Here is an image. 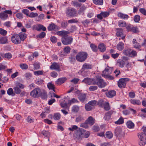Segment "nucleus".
Masks as SVG:
<instances>
[{
  "instance_id": "1",
  "label": "nucleus",
  "mask_w": 146,
  "mask_h": 146,
  "mask_svg": "<svg viewBox=\"0 0 146 146\" xmlns=\"http://www.w3.org/2000/svg\"><path fill=\"white\" fill-rule=\"evenodd\" d=\"M88 56V54L86 52H80L76 55L75 57L77 61L82 62L86 60Z\"/></svg>"
},
{
  "instance_id": "2",
  "label": "nucleus",
  "mask_w": 146,
  "mask_h": 146,
  "mask_svg": "<svg viewBox=\"0 0 146 146\" xmlns=\"http://www.w3.org/2000/svg\"><path fill=\"white\" fill-rule=\"evenodd\" d=\"M138 137L140 140L139 145L141 146L145 145L146 143V135L143 133H138Z\"/></svg>"
},
{
  "instance_id": "3",
  "label": "nucleus",
  "mask_w": 146,
  "mask_h": 146,
  "mask_svg": "<svg viewBox=\"0 0 146 146\" xmlns=\"http://www.w3.org/2000/svg\"><path fill=\"white\" fill-rule=\"evenodd\" d=\"M24 87L25 86L24 85L18 82H16V86L13 88L14 93L17 94H19L21 92L20 88L23 89Z\"/></svg>"
},
{
  "instance_id": "4",
  "label": "nucleus",
  "mask_w": 146,
  "mask_h": 146,
  "mask_svg": "<svg viewBox=\"0 0 146 146\" xmlns=\"http://www.w3.org/2000/svg\"><path fill=\"white\" fill-rule=\"evenodd\" d=\"M31 96L34 98H38L41 95V91L39 88H36L33 90L30 93Z\"/></svg>"
},
{
  "instance_id": "5",
  "label": "nucleus",
  "mask_w": 146,
  "mask_h": 146,
  "mask_svg": "<svg viewBox=\"0 0 146 146\" xmlns=\"http://www.w3.org/2000/svg\"><path fill=\"white\" fill-rule=\"evenodd\" d=\"M129 79L128 78L120 79L118 81V86L120 88H124L126 85V83L129 81Z\"/></svg>"
},
{
  "instance_id": "6",
  "label": "nucleus",
  "mask_w": 146,
  "mask_h": 146,
  "mask_svg": "<svg viewBox=\"0 0 146 146\" xmlns=\"http://www.w3.org/2000/svg\"><path fill=\"white\" fill-rule=\"evenodd\" d=\"M21 39L18 34H14L11 37V40L12 42L16 44H18L21 43Z\"/></svg>"
},
{
  "instance_id": "7",
  "label": "nucleus",
  "mask_w": 146,
  "mask_h": 146,
  "mask_svg": "<svg viewBox=\"0 0 146 146\" xmlns=\"http://www.w3.org/2000/svg\"><path fill=\"white\" fill-rule=\"evenodd\" d=\"M73 39L71 36H67L66 37H62L61 41L62 43L64 45L71 44L73 41Z\"/></svg>"
},
{
  "instance_id": "8",
  "label": "nucleus",
  "mask_w": 146,
  "mask_h": 146,
  "mask_svg": "<svg viewBox=\"0 0 146 146\" xmlns=\"http://www.w3.org/2000/svg\"><path fill=\"white\" fill-rule=\"evenodd\" d=\"M127 30L128 31L131 32H132L137 33L139 32L138 29L136 27H134L133 25L129 24L126 27Z\"/></svg>"
},
{
  "instance_id": "9",
  "label": "nucleus",
  "mask_w": 146,
  "mask_h": 146,
  "mask_svg": "<svg viewBox=\"0 0 146 146\" xmlns=\"http://www.w3.org/2000/svg\"><path fill=\"white\" fill-rule=\"evenodd\" d=\"M74 139L77 140H80L82 139L83 137L82 133L80 129L75 132L74 134Z\"/></svg>"
},
{
  "instance_id": "10",
  "label": "nucleus",
  "mask_w": 146,
  "mask_h": 146,
  "mask_svg": "<svg viewBox=\"0 0 146 146\" xmlns=\"http://www.w3.org/2000/svg\"><path fill=\"white\" fill-rule=\"evenodd\" d=\"M66 13L67 15L74 16L77 14V11L74 8H68L66 10Z\"/></svg>"
},
{
  "instance_id": "11",
  "label": "nucleus",
  "mask_w": 146,
  "mask_h": 146,
  "mask_svg": "<svg viewBox=\"0 0 146 146\" xmlns=\"http://www.w3.org/2000/svg\"><path fill=\"white\" fill-rule=\"evenodd\" d=\"M115 113V112L112 110H110L105 114V116L104 118L105 121H108L111 119V115L113 113Z\"/></svg>"
},
{
  "instance_id": "12",
  "label": "nucleus",
  "mask_w": 146,
  "mask_h": 146,
  "mask_svg": "<svg viewBox=\"0 0 146 146\" xmlns=\"http://www.w3.org/2000/svg\"><path fill=\"white\" fill-rule=\"evenodd\" d=\"M117 30L116 33V35L118 37H121V38L123 40L125 38V36L123 35V31L122 29H117Z\"/></svg>"
},
{
  "instance_id": "13",
  "label": "nucleus",
  "mask_w": 146,
  "mask_h": 146,
  "mask_svg": "<svg viewBox=\"0 0 146 146\" xmlns=\"http://www.w3.org/2000/svg\"><path fill=\"white\" fill-rule=\"evenodd\" d=\"M70 33L68 31H58L57 32V34L59 36H62V37H66L68 36V35Z\"/></svg>"
},
{
  "instance_id": "14",
  "label": "nucleus",
  "mask_w": 146,
  "mask_h": 146,
  "mask_svg": "<svg viewBox=\"0 0 146 146\" xmlns=\"http://www.w3.org/2000/svg\"><path fill=\"white\" fill-rule=\"evenodd\" d=\"M97 80L98 82V85L99 87L101 88H104L106 86V83L102 79L97 78Z\"/></svg>"
},
{
  "instance_id": "15",
  "label": "nucleus",
  "mask_w": 146,
  "mask_h": 146,
  "mask_svg": "<svg viewBox=\"0 0 146 146\" xmlns=\"http://www.w3.org/2000/svg\"><path fill=\"white\" fill-rule=\"evenodd\" d=\"M59 29V28L58 27L53 23L50 24L48 27V29L49 31L52 30L56 31L58 30Z\"/></svg>"
},
{
  "instance_id": "16",
  "label": "nucleus",
  "mask_w": 146,
  "mask_h": 146,
  "mask_svg": "<svg viewBox=\"0 0 146 146\" xmlns=\"http://www.w3.org/2000/svg\"><path fill=\"white\" fill-rule=\"evenodd\" d=\"M114 132L115 136L120 137L122 135V129L120 127H117L116 128Z\"/></svg>"
},
{
  "instance_id": "17",
  "label": "nucleus",
  "mask_w": 146,
  "mask_h": 146,
  "mask_svg": "<svg viewBox=\"0 0 146 146\" xmlns=\"http://www.w3.org/2000/svg\"><path fill=\"white\" fill-rule=\"evenodd\" d=\"M93 66L92 64L89 63H85L84 64L82 67V70L84 71L87 69H91Z\"/></svg>"
},
{
  "instance_id": "18",
  "label": "nucleus",
  "mask_w": 146,
  "mask_h": 146,
  "mask_svg": "<svg viewBox=\"0 0 146 146\" xmlns=\"http://www.w3.org/2000/svg\"><path fill=\"white\" fill-rule=\"evenodd\" d=\"M50 69L51 70H59L60 69V66L59 64L56 62H54L50 66Z\"/></svg>"
},
{
  "instance_id": "19",
  "label": "nucleus",
  "mask_w": 146,
  "mask_h": 146,
  "mask_svg": "<svg viewBox=\"0 0 146 146\" xmlns=\"http://www.w3.org/2000/svg\"><path fill=\"white\" fill-rule=\"evenodd\" d=\"M95 119L92 117L90 116L86 121V123L92 125L95 123Z\"/></svg>"
},
{
  "instance_id": "20",
  "label": "nucleus",
  "mask_w": 146,
  "mask_h": 146,
  "mask_svg": "<svg viewBox=\"0 0 146 146\" xmlns=\"http://www.w3.org/2000/svg\"><path fill=\"white\" fill-rule=\"evenodd\" d=\"M132 42L133 44H135L133 45L134 47L136 49H137V50L139 51L141 50V49H140L141 46V45L137 44V42L136 41V40L135 39H133L132 41Z\"/></svg>"
},
{
  "instance_id": "21",
  "label": "nucleus",
  "mask_w": 146,
  "mask_h": 146,
  "mask_svg": "<svg viewBox=\"0 0 146 146\" xmlns=\"http://www.w3.org/2000/svg\"><path fill=\"white\" fill-rule=\"evenodd\" d=\"M7 37V36L0 37V44H3L8 43Z\"/></svg>"
},
{
  "instance_id": "22",
  "label": "nucleus",
  "mask_w": 146,
  "mask_h": 146,
  "mask_svg": "<svg viewBox=\"0 0 146 146\" xmlns=\"http://www.w3.org/2000/svg\"><path fill=\"white\" fill-rule=\"evenodd\" d=\"M130 102L133 105H139L141 104L140 101L139 100L131 99L130 100Z\"/></svg>"
},
{
  "instance_id": "23",
  "label": "nucleus",
  "mask_w": 146,
  "mask_h": 146,
  "mask_svg": "<svg viewBox=\"0 0 146 146\" xmlns=\"http://www.w3.org/2000/svg\"><path fill=\"white\" fill-rule=\"evenodd\" d=\"M86 96L84 94L80 93L78 96V98L82 102H84L86 98Z\"/></svg>"
},
{
  "instance_id": "24",
  "label": "nucleus",
  "mask_w": 146,
  "mask_h": 146,
  "mask_svg": "<svg viewBox=\"0 0 146 146\" xmlns=\"http://www.w3.org/2000/svg\"><path fill=\"white\" fill-rule=\"evenodd\" d=\"M116 94L115 91L113 90H111L109 91L108 93H106L107 96L109 98H111L115 96Z\"/></svg>"
},
{
  "instance_id": "25",
  "label": "nucleus",
  "mask_w": 146,
  "mask_h": 146,
  "mask_svg": "<svg viewBox=\"0 0 146 146\" xmlns=\"http://www.w3.org/2000/svg\"><path fill=\"white\" fill-rule=\"evenodd\" d=\"M116 47L118 50H122L124 48V43L121 42H119L117 45Z\"/></svg>"
},
{
  "instance_id": "26",
  "label": "nucleus",
  "mask_w": 146,
  "mask_h": 146,
  "mask_svg": "<svg viewBox=\"0 0 146 146\" xmlns=\"http://www.w3.org/2000/svg\"><path fill=\"white\" fill-rule=\"evenodd\" d=\"M118 16L121 19H127L129 17L128 15L120 12L118 13Z\"/></svg>"
},
{
  "instance_id": "27",
  "label": "nucleus",
  "mask_w": 146,
  "mask_h": 146,
  "mask_svg": "<svg viewBox=\"0 0 146 146\" xmlns=\"http://www.w3.org/2000/svg\"><path fill=\"white\" fill-rule=\"evenodd\" d=\"M125 62L124 61L122 60L119 59L117 61V65L121 68H123L124 67Z\"/></svg>"
},
{
  "instance_id": "28",
  "label": "nucleus",
  "mask_w": 146,
  "mask_h": 146,
  "mask_svg": "<svg viewBox=\"0 0 146 146\" xmlns=\"http://www.w3.org/2000/svg\"><path fill=\"white\" fill-rule=\"evenodd\" d=\"M19 36L21 42L23 41L27 38V36L26 34L23 33H21L18 34Z\"/></svg>"
},
{
  "instance_id": "29",
  "label": "nucleus",
  "mask_w": 146,
  "mask_h": 146,
  "mask_svg": "<svg viewBox=\"0 0 146 146\" xmlns=\"http://www.w3.org/2000/svg\"><path fill=\"white\" fill-rule=\"evenodd\" d=\"M98 48L100 51L104 52L106 50V48L104 44L103 43L100 44L98 46Z\"/></svg>"
},
{
  "instance_id": "30",
  "label": "nucleus",
  "mask_w": 146,
  "mask_h": 146,
  "mask_svg": "<svg viewBox=\"0 0 146 146\" xmlns=\"http://www.w3.org/2000/svg\"><path fill=\"white\" fill-rule=\"evenodd\" d=\"M66 80V78L65 77L59 78L57 80L56 82L57 84H61L64 82Z\"/></svg>"
},
{
  "instance_id": "31",
  "label": "nucleus",
  "mask_w": 146,
  "mask_h": 146,
  "mask_svg": "<svg viewBox=\"0 0 146 146\" xmlns=\"http://www.w3.org/2000/svg\"><path fill=\"white\" fill-rule=\"evenodd\" d=\"M127 127L129 129H133L134 127V124L131 121H128L126 123Z\"/></svg>"
},
{
  "instance_id": "32",
  "label": "nucleus",
  "mask_w": 146,
  "mask_h": 146,
  "mask_svg": "<svg viewBox=\"0 0 146 146\" xmlns=\"http://www.w3.org/2000/svg\"><path fill=\"white\" fill-rule=\"evenodd\" d=\"M118 24L119 27H126L127 25H126V22L124 21H120L118 22Z\"/></svg>"
},
{
  "instance_id": "33",
  "label": "nucleus",
  "mask_w": 146,
  "mask_h": 146,
  "mask_svg": "<svg viewBox=\"0 0 146 146\" xmlns=\"http://www.w3.org/2000/svg\"><path fill=\"white\" fill-rule=\"evenodd\" d=\"M92 80V79L89 78H85L82 81V82H84L86 84H87L88 85H91V82Z\"/></svg>"
},
{
  "instance_id": "34",
  "label": "nucleus",
  "mask_w": 146,
  "mask_h": 146,
  "mask_svg": "<svg viewBox=\"0 0 146 146\" xmlns=\"http://www.w3.org/2000/svg\"><path fill=\"white\" fill-rule=\"evenodd\" d=\"M8 15L4 11L0 13V18L2 20H5L8 17Z\"/></svg>"
},
{
  "instance_id": "35",
  "label": "nucleus",
  "mask_w": 146,
  "mask_h": 146,
  "mask_svg": "<svg viewBox=\"0 0 146 146\" xmlns=\"http://www.w3.org/2000/svg\"><path fill=\"white\" fill-rule=\"evenodd\" d=\"M85 108L87 111H89L92 110L94 108L88 103L85 106Z\"/></svg>"
},
{
  "instance_id": "36",
  "label": "nucleus",
  "mask_w": 146,
  "mask_h": 146,
  "mask_svg": "<svg viewBox=\"0 0 146 146\" xmlns=\"http://www.w3.org/2000/svg\"><path fill=\"white\" fill-rule=\"evenodd\" d=\"M7 93L9 95L13 96L15 95L13 89L11 88H10L7 90Z\"/></svg>"
},
{
  "instance_id": "37",
  "label": "nucleus",
  "mask_w": 146,
  "mask_h": 146,
  "mask_svg": "<svg viewBox=\"0 0 146 146\" xmlns=\"http://www.w3.org/2000/svg\"><path fill=\"white\" fill-rule=\"evenodd\" d=\"M36 29L38 31H39L42 29L43 31H45L46 30V28L43 25L39 24L37 26Z\"/></svg>"
},
{
  "instance_id": "38",
  "label": "nucleus",
  "mask_w": 146,
  "mask_h": 146,
  "mask_svg": "<svg viewBox=\"0 0 146 146\" xmlns=\"http://www.w3.org/2000/svg\"><path fill=\"white\" fill-rule=\"evenodd\" d=\"M72 3V5L76 7H80L81 6V4L76 1H73Z\"/></svg>"
},
{
  "instance_id": "39",
  "label": "nucleus",
  "mask_w": 146,
  "mask_h": 146,
  "mask_svg": "<svg viewBox=\"0 0 146 146\" xmlns=\"http://www.w3.org/2000/svg\"><path fill=\"white\" fill-rule=\"evenodd\" d=\"M124 122V119L122 117H121L117 121L115 122V124H121Z\"/></svg>"
},
{
  "instance_id": "40",
  "label": "nucleus",
  "mask_w": 146,
  "mask_h": 146,
  "mask_svg": "<svg viewBox=\"0 0 146 146\" xmlns=\"http://www.w3.org/2000/svg\"><path fill=\"white\" fill-rule=\"evenodd\" d=\"M94 3L98 5H102L103 4V0H93Z\"/></svg>"
},
{
  "instance_id": "41",
  "label": "nucleus",
  "mask_w": 146,
  "mask_h": 146,
  "mask_svg": "<svg viewBox=\"0 0 146 146\" xmlns=\"http://www.w3.org/2000/svg\"><path fill=\"white\" fill-rule=\"evenodd\" d=\"M97 103V101L95 100H93L89 102L88 103L94 108Z\"/></svg>"
},
{
  "instance_id": "42",
  "label": "nucleus",
  "mask_w": 146,
  "mask_h": 146,
  "mask_svg": "<svg viewBox=\"0 0 146 146\" xmlns=\"http://www.w3.org/2000/svg\"><path fill=\"white\" fill-rule=\"evenodd\" d=\"M47 87L50 90H53L54 92L55 91L54 90L55 87L53 84H52L51 83H49L48 84Z\"/></svg>"
},
{
  "instance_id": "43",
  "label": "nucleus",
  "mask_w": 146,
  "mask_h": 146,
  "mask_svg": "<svg viewBox=\"0 0 146 146\" xmlns=\"http://www.w3.org/2000/svg\"><path fill=\"white\" fill-rule=\"evenodd\" d=\"M104 109L106 111H108L110 109L109 103L107 102H105L104 106Z\"/></svg>"
},
{
  "instance_id": "44",
  "label": "nucleus",
  "mask_w": 146,
  "mask_h": 146,
  "mask_svg": "<svg viewBox=\"0 0 146 146\" xmlns=\"http://www.w3.org/2000/svg\"><path fill=\"white\" fill-rule=\"evenodd\" d=\"M60 114L58 113H56L54 114L53 118L55 120H58L60 118Z\"/></svg>"
},
{
  "instance_id": "45",
  "label": "nucleus",
  "mask_w": 146,
  "mask_h": 146,
  "mask_svg": "<svg viewBox=\"0 0 146 146\" xmlns=\"http://www.w3.org/2000/svg\"><path fill=\"white\" fill-rule=\"evenodd\" d=\"M90 47L92 50L94 52H96L98 50V48L96 46L93 44H90Z\"/></svg>"
},
{
  "instance_id": "46",
  "label": "nucleus",
  "mask_w": 146,
  "mask_h": 146,
  "mask_svg": "<svg viewBox=\"0 0 146 146\" xmlns=\"http://www.w3.org/2000/svg\"><path fill=\"white\" fill-rule=\"evenodd\" d=\"M3 57L9 59L11 58L12 57V55L10 53H6L3 55Z\"/></svg>"
},
{
  "instance_id": "47",
  "label": "nucleus",
  "mask_w": 146,
  "mask_h": 146,
  "mask_svg": "<svg viewBox=\"0 0 146 146\" xmlns=\"http://www.w3.org/2000/svg\"><path fill=\"white\" fill-rule=\"evenodd\" d=\"M106 137L108 139H110L112 137L113 134L110 131H107L106 133Z\"/></svg>"
},
{
  "instance_id": "48",
  "label": "nucleus",
  "mask_w": 146,
  "mask_h": 146,
  "mask_svg": "<svg viewBox=\"0 0 146 146\" xmlns=\"http://www.w3.org/2000/svg\"><path fill=\"white\" fill-rule=\"evenodd\" d=\"M78 101L77 99L74 98H73L71 100L68 101V104L70 105L71 104L76 103H78Z\"/></svg>"
},
{
  "instance_id": "49",
  "label": "nucleus",
  "mask_w": 146,
  "mask_h": 146,
  "mask_svg": "<svg viewBox=\"0 0 146 146\" xmlns=\"http://www.w3.org/2000/svg\"><path fill=\"white\" fill-rule=\"evenodd\" d=\"M79 110V108L77 106H74L72 108V111L74 112H78Z\"/></svg>"
},
{
  "instance_id": "50",
  "label": "nucleus",
  "mask_w": 146,
  "mask_h": 146,
  "mask_svg": "<svg viewBox=\"0 0 146 146\" xmlns=\"http://www.w3.org/2000/svg\"><path fill=\"white\" fill-rule=\"evenodd\" d=\"M86 7L84 6L81 7L78 11V13L79 14H81L83 13L84 11L86 9Z\"/></svg>"
},
{
  "instance_id": "51",
  "label": "nucleus",
  "mask_w": 146,
  "mask_h": 146,
  "mask_svg": "<svg viewBox=\"0 0 146 146\" xmlns=\"http://www.w3.org/2000/svg\"><path fill=\"white\" fill-rule=\"evenodd\" d=\"M19 66L23 70H26L28 68L27 65L25 64H21Z\"/></svg>"
},
{
  "instance_id": "52",
  "label": "nucleus",
  "mask_w": 146,
  "mask_h": 146,
  "mask_svg": "<svg viewBox=\"0 0 146 146\" xmlns=\"http://www.w3.org/2000/svg\"><path fill=\"white\" fill-rule=\"evenodd\" d=\"M41 97L42 99H46L47 98V93L45 91H43L42 92H41Z\"/></svg>"
},
{
  "instance_id": "53",
  "label": "nucleus",
  "mask_w": 146,
  "mask_h": 146,
  "mask_svg": "<svg viewBox=\"0 0 146 146\" xmlns=\"http://www.w3.org/2000/svg\"><path fill=\"white\" fill-rule=\"evenodd\" d=\"M92 129L94 132H97L100 130V128L98 125H94Z\"/></svg>"
},
{
  "instance_id": "54",
  "label": "nucleus",
  "mask_w": 146,
  "mask_h": 146,
  "mask_svg": "<svg viewBox=\"0 0 146 146\" xmlns=\"http://www.w3.org/2000/svg\"><path fill=\"white\" fill-rule=\"evenodd\" d=\"M130 50L129 49L125 50L123 52V53L126 56H130Z\"/></svg>"
},
{
  "instance_id": "55",
  "label": "nucleus",
  "mask_w": 146,
  "mask_h": 146,
  "mask_svg": "<svg viewBox=\"0 0 146 146\" xmlns=\"http://www.w3.org/2000/svg\"><path fill=\"white\" fill-rule=\"evenodd\" d=\"M68 24L66 21H63L61 24V27L63 28H66L68 26Z\"/></svg>"
},
{
  "instance_id": "56",
  "label": "nucleus",
  "mask_w": 146,
  "mask_h": 146,
  "mask_svg": "<svg viewBox=\"0 0 146 146\" xmlns=\"http://www.w3.org/2000/svg\"><path fill=\"white\" fill-rule=\"evenodd\" d=\"M33 65L36 69H38L40 68V64L38 62H35Z\"/></svg>"
},
{
  "instance_id": "57",
  "label": "nucleus",
  "mask_w": 146,
  "mask_h": 146,
  "mask_svg": "<svg viewBox=\"0 0 146 146\" xmlns=\"http://www.w3.org/2000/svg\"><path fill=\"white\" fill-rule=\"evenodd\" d=\"M41 133L46 137H48L50 135V133L47 131L43 130L41 132Z\"/></svg>"
},
{
  "instance_id": "58",
  "label": "nucleus",
  "mask_w": 146,
  "mask_h": 146,
  "mask_svg": "<svg viewBox=\"0 0 146 146\" xmlns=\"http://www.w3.org/2000/svg\"><path fill=\"white\" fill-rule=\"evenodd\" d=\"M78 128V126L76 125H74L72 126L71 127H69L68 128V130L70 131H73L74 130L77 129Z\"/></svg>"
},
{
  "instance_id": "59",
  "label": "nucleus",
  "mask_w": 146,
  "mask_h": 146,
  "mask_svg": "<svg viewBox=\"0 0 146 146\" xmlns=\"http://www.w3.org/2000/svg\"><path fill=\"white\" fill-rule=\"evenodd\" d=\"M7 33V32L3 29L0 28V34L3 35H6Z\"/></svg>"
},
{
  "instance_id": "60",
  "label": "nucleus",
  "mask_w": 146,
  "mask_h": 146,
  "mask_svg": "<svg viewBox=\"0 0 146 146\" xmlns=\"http://www.w3.org/2000/svg\"><path fill=\"white\" fill-rule=\"evenodd\" d=\"M101 14L104 18L106 17L109 15V13L108 12H101Z\"/></svg>"
},
{
  "instance_id": "61",
  "label": "nucleus",
  "mask_w": 146,
  "mask_h": 146,
  "mask_svg": "<svg viewBox=\"0 0 146 146\" xmlns=\"http://www.w3.org/2000/svg\"><path fill=\"white\" fill-rule=\"evenodd\" d=\"M70 47L67 46L64 48V51L66 53H69L70 52Z\"/></svg>"
},
{
  "instance_id": "62",
  "label": "nucleus",
  "mask_w": 146,
  "mask_h": 146,
  "mask_svg": "<svg viewBox=\"0 0 146 146\" xmlns=\"http://www.w3.org/2000/svg\"><path fill=\"white\" fill-rule=\"evenodd\" d=\"M130 56L131 57H135L137 56V52L136 51L133 50L130 51Z\"/></svg>"
},
{
  "instance_id": "63",
  "label": "nucleus",
  "mask_w": 146,
  "mask_h": 146,
  "mask_svg": "<svg viewBox=\"0 0 146 146\" xmlns=\"http://www.w3.org/2000/svg\"><path fill=\"white\" fill-rule=\"evenodd\" d=\"M45 36V33L44 32H42L39 35H38L37 38H43Z\"/></svg>"
},
{
  "instance_id": "64",
  "label": "nucleus",
  "mask_w": 146,
  "mask_h": 146,
  "mask_svg": "<svg viewBox=\"0 0 146 146\" xmlns=\"http://www.w3.org/2000/svg\"><path fill=\"white\" fill-rule=\"evenodd\" d=\"M25 76L27 79H29L31 77L32 74L30 73H26L25 74Z\"/></svg>"
}]
</instances>
